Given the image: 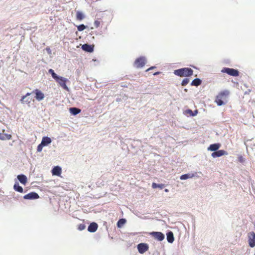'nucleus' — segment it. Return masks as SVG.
I'll return each mask as SVG.
<instances>
[{
    "label": "nucleus",
    "instance_id": "obj_3",
    "mask_svg": "<svg viewBox=\"0 0 255 255\" xmlns=\"http://www.w3.org/2000/svg\"><path fill=\"white\" fill-rule=\"evenodd\" d=\"M54 79L63 89L67 91H69V89L66 84V82L68 81L67 79L58 76L57 78H56Z\"/></svg>",
    "mask_w": 255,
    "mask_h": 255
},
{
    "label": "nucleus",
    "instance_id": "obj_9",
    "mask_svg": "<svg viewBox=\"0 0 255 255\" xmlns=\"http://www.w3.org/2000/svg\"><path fill=\"white\" fill-rule=\"evenodd\" d=\"M32 93H34L35 94V98L37 101H41L44 98V94L38 89L33 91Z\"/></svg>",
    "mask_w": 255,
    "mask_h": 255
},
{
    "label": "nucleus",
    "instance_id": "obj_29",
    "mask_svg": "<svg viewBox=\"0 0 255 255\" xmlns=\"http://www.w3.org/2000/svg\"><path fill=\"white\" fill-rule=\"evenodd\" d=\"M86 26L85 25L82 24L77 26V29L79 31H81L84 30L86 28Z\"/></svg>",
    "mask_w": 255,
    "mask_h": 255
},
{
    "label": "nucleus",
    "instance_id": "obj_38",
    "mask_svg": "<svg viewBox=\"0 0 255 255\" xmlns=\"http://www.w3.org/2000/svg\"><path fill=\"white\" fill-rule=\"evenodd\" d=\"M198 113V111L197 110H195L194 112H193V114H196V115Z\"/></svg>",
    "mask_w": 255,
    "mask_h": 255
},
{
    "label": "nucleus",
    "instance_id": "obj_14",
    "mask_svg": "<svg viewBox=\"0 0 255 255\" xmlns=\"http://www.w3.org/2000/svg\"><path fill=\"white\" fill-rule=\"evenodd\" d=\"M221 147L220 143H214L211 144L209 147L208 148V150L212 151H216L220 147Z\"/></svg>",
    "mask_w": 255,
    "mask_h": 255
},
{
    "label": "nucleus",
    "instance_id": "obj_27",
    "mask_svg": "<svg viewBox=\"0 0 255 255\" xmlns=\"http://www.w3.org/2000/svg\"><path fill=\"white\" fill-rule=\"evenodd\" d=\"M48 72L51 74V76L53 79L57 78L58 75L54 72V70L52 69H50L48 70Z\"/></svg>",
    "mask_w": 255,
    "mask_h": 255
},
{
    "label": "nucleus",
    "instance_id": "obj_31",
    "mask_svg": "<svg viewBox=\"0 0 255 255\" xmlns=\"http://www.w3.org/2000/svg\"><path fill=\"white\" fill-rule=\"evenodd\" d=\"M44 145L42 144V143L41 142L40 144H39L38 146H37V152H41L42 150V148H43V147L44 146Z\"/></svg>",
    "mask_w": 255,
    "mask_h": 255
},
{
    "label": "nucleus",
    "instance_id": "obj_34",
    "mask_svg": "<svg viewBox=\"0 0 255 255\" xmlns=\"http://www.w3.org/2000/svg\"><path fill=\"white\" fill-rule=\"evenodd\" d=\"M157 186H158L157 188H159L162 189L165 187V185L163 184H158Z\"/></svg>",
    "mask_w": 255,
    "mask_h": 255
},
{
    "label": "nucleus",
    "instance_id": "obj_30",
    "mask_svg": "<svg viewBox=\"0 0 255 255\" xmlns=\"http://www.w3.org/2000/svg\"><path fill=\"white\" fill-rule=\"evenodd\" d=\"M185 113L187 114H189L190 116H196V114H193V112L190 109L187 110L185 111Z\"/></svg>",
    "mask_w": 255,
    "mask_h": 255
},
{
    "label": "nucleus",
    "instance_id": "obj_7",
    "mask_svg": "<svg viewBox=\"0 0 255 255\" xmlns=\"http://www.w3.org/2000/svg\"><path fill=\"white\" fill-rule=\"evenodd\" d=\"M150 235L154 239L159 241H162L165 238L164 235L161 232H152L150 233Z\"/></svg>",
    "mask_w": 255,
    "mask_h": 255
},
{
    "label": "nucleus",
    "instance_id": "obj_12",
    "mask_svg": "<svg viewBox=\"0 0 255 255\" xmlns=\"http://www.w3.org/2000/svg\"><path fill=\"white\" fill-rule=\"evenodd\" d=\"M19 181L23 185H25L27 182V177L23 174L18 175L17 177Z\"/></svg>",
    "mask_w": 255,
    "mask_h": 255
},
{
    "label": "nucleus",
    "instance_id": "obj_17",
    "mask_svg": "<svg viewBox=\"0 0 255 255\" xmlns=\"http://www.w3.org/2000/svg\"><path fill=\"white\" fill-rule=\"evenodd\" d=\"M52 173L53 175L59 176L61 173V168L59 166H55L53 168Z\"/></svg>",
    "mask_w": 255,
    "mask_h": 255
},
{
    "label": "nucleus",
    "instance_id": "obj_20",
    "mask_svg": "<svg viewBox=\"0 0 255 255\" xmlns=\"http://www.w3.org/2000/svg\"><path fill=\"white\" fill-rule=\"evenodd\" d=\"M11 138V134L7 133H0V139L1 140H9Z\"/></svg>",
    "mask_w": 255,
    "mask_h": 255
},
{
    "label": "nucleus",
    "instance_id": "obj_10",
    "mask_svg": "<svg viewBox=\"0 0 255 255\" xmlns=\"http://www.w3.org/2000/svg\"><path fill=\"white\" fill-rule=\"evenodd\" d=\"M39 198L38 194L34 192H30L23 196V198L26 200L37 199Z\"/></svg>",
    "mask_w": 255,
    "mask_h": 255
},
{
    "label": "nucleus",
    "instance_id": "obj_21",
    "mask_svg": "<svg viewBox=\"0 0 255 255\" xmlns=\"http://www.w3.org/2000/svg\"><path fill=\"white\" fill-rule=\"evenodd\" d=\"M13 189L15 191L18 192L19 193H22L23 192V189L22 187L19 186L18 183L17 182L14 184L13 186Z\"/></svg>",
    "mask_w": 255,
    "mask_h": 255
},
{
    "label": "nucleus",
    "instance_id": "obj_19",
    "mask_svg": "<svg viewBox=\"0 0 255 255\" xmlns=\"http://www.w3.org/2000/svg\"><path fill=\"white\" fill-rule=\"evenodd\" d=\"M51 142V139L50 137L47 136H45L42 138L41 143L42 144L44 145V146H46L48 144H50Z\"/></svg>",
    "mask_w": 255,
    "mask_h": 255
},
{
    "label": "nucleus",
    "instance_id": "obj_5",
    "mask_svg": "<svg viewBox=\"0 0 255 255\" xmlns=\"http://www.w3.org/2000/svg\"><path fill=\"white\" fill-rule=\"evenodd\" d=\"M145 62V58L143 57H140L135 60L134 65L137 68H141L144 66Z\"/></svg>",
    "mask_w": 255,
    "mask_h": 255
},
{
    "label": "nucleus",
    "instance_id": "obj_15",
    "mask_svg": "<svg viewBox=\"0 0 255 255\" xmlns=\"http://www.w3.org/2000/svg\"><path fill=\"white\" fill-rule=\"evenodd\" d=\"M82 48L83 50L88 52H92L94 50V47L91 45H89L88 44H83L82 46Z\"/></svg>",
    "mask_w": 255,
    "mask_h": 255
},
{
    "label": "nucleus",
    "instance_id": "obj_35",
    "mask_svg": "<svg viewBox=\"0 0 255 255\" xmlns=\"http://www.w3.org/2000/svg\"><path fill=\"white\" fill-rule=\"evenodd\" d=\"M157 186H158V184H156V183H153L152 184V187L153 188H154H154H157V187H158Z\"/></svg>",
    "mask_w": 255,
    "mask_h": 255
},
{
    "label": "nucleus",
    "instance_id": "obj_1",
    "mask_svg": "<svg viewBox=\"0 0 255 255\" xmlns=\"http://www.w3.org/2000/svg\"><path fill=\"white\" fill-rule=\"evenodd\" d=\"M174 74L181 77H189L193 74V70L190 68H183L174 70Z\"/></svg>",
    "mask_w": 255,
    "mask_h": 255
},
{
    "label": "nucleus",
    "instance_id": "obj_4",
    "mask_svg": "<svg viewBox=\"0 0 255 255\" xmlns=\"http://www.w3.org/2000/svg\"><path fill=\"white\" fill-rule=\"evenodd\" d=\"M221 72L222 73H227L228 75L234 77H237L239 75V72L238 70L233 68H224L222 69Z\"/></svg>",
    "mask_w": 255,
    "mask_h": 255
},
{
    "label": "nucleus",
    "instance_id": "obj_32",
    "mask_svg": "<svg viewBox=\"0 0 255 255\" xmlns=\"http://www.w3.org/2000/svg\"><path fill=\"white\" fill-rule=\"evenodd\" d=\"M85 228H86V226L83 224H81L78 226V229L80 231H82V230H84L85 229Z\"/></svg>",
    "mask_w": 255,
    "mask_h": 255
},
{
    "label": "nucleus",
    "instance_id": "obj_36",
    "mask_svg": "<svg viewBox=\"0 0 255 255\" xmlns=\"http://www.w3.org/2000/svg\"><path fill=\"white\" fill-rule=\"evenodd\" d=\"M155 68V67H150L149 68L147 69L146 70V71H150V70H151L153 69V68Z\"/></svg>",
    "mask_w": 255,
    "mask_h": 255
},
{
    "label": "nucleus",
    "instance_id": "obj_28",
    "mask_svg": "<svg viewBox=\"0 0 255 255\" xmlns=\"http://www.w3.org/2000/svg\"><path fill=\"white\" fill-rule=\"evenodd\" d=\"M189 82V79L188 78H185L184 79L182 82H181V85L183 86H186L188 83Z\"/></svg>",
    "mask_w": 255,
    "mask_h": 255
},
{
    "label": "nucleus",
    "instance_id": "obj_23",
    "mask_svg": "<svg viewBox=\"0 0 255 255\" xmlns=\"http://www.w3.org/2000/svg\"><path fill=\"white\" fill-rule=\"evenodd\" d=\"M76 19L78 20H82L85 17L84 14L80 11H77L76 14Z\"/></svg>",
    "mask_w": 255,
    "mask_h": 255
},
{
    "label": "nucleus",
    "instance_id": "obj_24",
    "mask_svg": "<svg viewBox=\"0 0 255 255\" xmlns=\"http://www.w3.org/2000/svg\"><path fill=\"white\" fill-rule=\"evenodd\" d=\"M201 83H202V81L200 79L196 78L192 81V82L191 83V85L195 86H198L200 85H201Z\"/></svg>",
    "mask_w": 255,
    "mask_h": 255
},
{
    "label": "nucleus",
    "instance_id": "obj_13",
    "mask_svg": "<svg viewBox=\"0 0 255 255\" xmlns=\"http://www.w3.org/2000/svg\"><path fill=\"white\" fill-rule=\"evenodd\" d=\"M98 226L97 223H94V222L92 223L89 226V227L88 228V230L89 232H91V233L95 232L97 231V230L98 229Z\"/></svg>",
    "mask_w": 255,
    "mask_h": 255
},
{
    "label": "nucleus",
    "instance_id": "obj_11",
    "mask_svg": "<svg viewBox=\"0 0 255 255\" xmlns=\"http://www.w3.org/2000/svg\"><path fill=\"white\" fill-rule=\"evenodd\" d=\"M228 152L224 150H219L212 153V156L214 158L220 157L223 155H227Z\"/></svg>",
    "mask_w": 255,
    "mask_h": 255
},
{
    "label": "nucleus",
    "instance_id": "obj_8",
    "mask_svg": "<svg viewBox=\"0 0 255 255\" xmlns=\"http://www.w3.org/2000/svg\"><path fill=\"white\" fill-rule=\"evenodd\" d=\"M148 246L147 244L140 243L137 245V249L140 254H143L148 250Z\"/></svg>",
    "mask_w": 255,
    "mask_h": 255
},
{
    "label": "nucleus",
    "instance_id": "obj_22",
    "mask_svg": "<svg viewBox=\"0 0 255 255\" xmlns=\"http://www.w3.org/2000/svg\"><path fill=\"white\" fill-rule=\"evenodd\" d=\"M194 176V174H190V173L185 174L182 175L180 177V179L181 180H185V179H188V178H192Z\"/></svg>",
    "mask_w": 255,
    "mask_h": 255
},
{
    "label": "nucleus",
    "instance_id": "obj_6",
    "mask_svg": "<svg viewBox=\"0 0 255 255\" xmlns=\"http://www.w3.org/2000/svg\"><path fill=\"white\" fill-rule=\"evenodd\" d=\"M248 237L249 246L254 248L255 246V233L254 232H250Z\"/></svg>",
    "mask_w": 255,
    "mask_h": 255
},
{
    "label": "nucleus",
    "instance_id": "obj_16",
    "mask_svg": "<svg viewBox=\"0 0 255 255\" xmlns=\"http://www.w3.org/2000/svg\"><path fill=\"white\" fill-rule=\"evenodd\" d=\"M31 95L30 93H27L26 94L23 96L22 97V98L21 99V102L22 103H26L28 105H29L31 103V99L30 98L26 99L25 100L27 96H29Z\"/></svg>",
    "mask_w": 255,
    "mask_h": 255
},
{
    "label": "nucleus",
    "instance_id": "obj_39",
    "mask_svg": "<svg viewBox=\"0 0 255 255\" xmlns=\"http://www.w3.org/2000/svg\"><path fill=\"white\" fill-rule=\"evenodd\" d=\"M165 191L166 192H168V189H165Z\"/></svg>",
    "mask_w": 255,
    "mask_h": 255
},
{
    "label": "nucleus",
    "instance_id": "obj_33",
    "mask_svg": "<svg viewBox=\"0 0 255 255\" xmlns=\"http://www.w3.org/2000/svg\"><path fill=\"white\" fill-rule=\"evenodd\" d=\"M94 25L96 27H98L100 25V21L98 20H95L94 21Z\"/></svg>",
    "mask_w": 255,
    "mask_h": 255
},
{
    "label": "nucleus",
    "instance_id": "obj_37",
    "mask_svg": "<svg viewBox=\"0 0 255 255\" xmlns=\"http://www.w3.org/2000/svg\"><path fill=\"white\" fill-rule=\"evenodd\" d=\"M159 73H160L159 72H155V73H153V75H158Z\"/></svg>",
    "mask_w": 255,
    "mask_h": 255
},
{
    "label": "nucleus",
    "instance_id": "obj_2",
    "mask_svg": "<svg viewBox=\"0 0 255 255\" xmlns=\"http://www.w3.org/2000/svg\"><path fill=\"white\" fill-rule=\"evenodd\" d=\"M230 92L227 90H224L220 92L216 97L215 102L218 106H222L225 103L223 101L225 100L229 95Z\"/></svg>",
    "mask_w": 255,
    "mask_h": 255
},
{
    "label": "nucleus",
    "instance_id": "obj_26",
    "mask_svg": "<svg viewBox=\"0 0 255 255\" xmlns=\"http://www.w3.org/2000/svg\"><path fill=\"white\" fill-rule=\"evenodd\" d=\"M126 220L125 219H120L117 223V226L119 228H121L122 227L125 223Z\"/></svg>",
    "mask_w": 255,
    "mask_h": 255
},
{
    "label": "nucleus",
    "instance_id": "obj_25",
    "mask_svg": "<svg viewBox=\"0 0 255 255\" xmlns=\"http://www.w3.org/2000/svg\"><path fill=\"white\" fill-rule=\"evenodd\" d=\"M70 111L73 115H76L80 113L81 110L76 108H71Z\"/></svg>",
    "mask_w": 255,
    "mask_h": 255
},
{
    "label": "nucleus",
    "instance_id": "obj_18",
    "mask_svg": "<svg viewBox=\"0 0 255 255\" xmlns=\"http://www.w3.org/2000/svg\"><path fill=\"white\" fill-rule=\"evenodd\" d=\"M167 240L170 243H172L174 240L173 233L170 231L167 233Z\"/></svg>",
    "mask_w": 255,
    "mask_h": 255
}]
</instances>
